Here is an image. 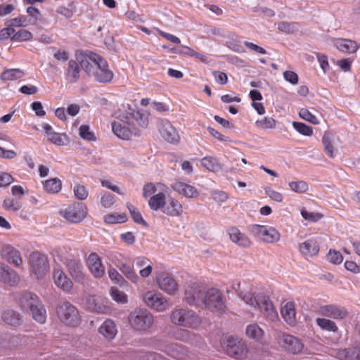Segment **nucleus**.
Listing matches in <instances>:
<instances>
[{"instance_id":"f257e3e1","label":"nucleus","mask_w":360,"mask_h":360,"mask_svg":"<svg viewBox=\"0 0 360 360\" xmlns=\"http://www.w3.org/2000/svg\"><path fill=\"white\" fill-rule=\"evenodd\" d=\"M185 300L189 304L202 302L207 309L217 314L223 313L226 308L221 292L216 288H211L205 294L199 287L189 286L185 292Z\"/></svg>"},{"instance_id":"f03ea898","label":"nucleus","mask_w":360,"mask_h":360,"mask_svg":"<svg viewBox=\"0 0 360 360\" xmlns=\"http://www.w3.org/2000/svg\"><path fill=\"white\" fill-rule=\"evenodd\" d=\"M21 309L30 314L32 319L43 324L46 321V311L38 296L30 292H22L19 297Z\"/></svg>"},{"instance_id":"7ed1b4c3","label":"nucleus","mask_w":360,"mask_h":360,"mask_svg":"<svg viewBox=\"0 0 360 360\" xmlns=\"http://www.w3.org/2000/svg\"><path fill=\"white\" fill-rule=\"evenodd\" d=\"M55 257L65 264L69 274L76 283L82 285L86 283V274L80 259L68 252H58Z\"/></svg>"},{"instance_id":"20e7f679","label":"nucleus","mask_w":360,"mask_h":360,"mask_svg":"<svg viewBox=\"0 0 360 360\" xmlns=\"http://www.w3.org/2000/svg\"><path fill=\"white\" fill-rule=\"evenodd\" d=\"M130 327L135 331L148 332L154 324V316L146 308H136L128 316Z\"/></svg>"},{"instance_id":"39448f33","label":"nucleus","mask_w":360,"mask_h":360,"mask_svg":"<svg viewBox=\"0 0 360 360\" xmlns=\"http://www.w3.org/2000/svg\"><path fill=\"white\" fill-rule=\"evenodd\" d=\"M170 319L176 326L189 328H197L202 323L200 317L194 311L186 308L174 309Z\"/></svg>"},{"instance_id":"423d86ee","label":"nucleus","mask_w":360,"mask_h":360,"mask_svg":"<svg viewBox=\"0 0 360 360\" xmlns=\"http://www.w3.org/2000/svg\"><path fill=\"white\" fill-rule=\"evenodd\" d=\"M220 343L222 349L230 356L237 360H243L247 357L248 347L242 340L224 335L221 338Z\"/></svg>"},{"instance_id":"0eeeda50","label":"nucleus","mask_w":360,"mask_h":360,"mask_svg":"<svg viewBox=\"0 0 360 360\" xmlns=\"http://www.w3.org/2000/svg\"><path fill=\"white\" fill-rule=\"evenodd\" d=\"M56 312L60 321L68 326L76 327L80 323L81 318L79 311L68 302L59 304Z\"/></svg>"},{"instance_id":"6e6552de","label":"nucleus","mask_w":360,"mask_h":360,"mask_svg":"<svg viewBox=\"0 0 360 360\" xmlns=\"http://www.w3.org/2000/svg\"><path fill=\"white\" fill-rule=\"evenodd\" d=\"M143 301L148 308L158 312H163L171 307L169 300L161 292L155 290L146 292L143 295Z\"/></svg>"},{"instance_id":"1a4fd4ad","label":"nucleus","mask_w":360,"mask_h":360,"mask_svg":"<svg viewBox=\"0 0 360 360\" xmlns=\"http://www.w3.org/2000/svg\"><path fill=\"white\" fill-rule=\"evenodd\" d=\"M250 233L257 239L266 243H276L280 240V233L274 227L266 225L253 224Z\"/></svg>"},{"instance_id":"9d476101","label":"nucleus","mask_w":360,"mask_h":360,"mask_svg":"<svg viewBox=\"0 0 360 360\" xmlns=\"http://www.w3.org/2000/svg\"><path fill=\"white\" fill-rule=\"evenodd\" d=\"M88 213L86 206L82 202H74L60 211V214L71 223H79Z\"/></svg>"},{"instance_id":"9b49d317","label":"nucleus","mask_w":360,"mask_h":360,"mask_svg":"<svg viewBox=\"0 0 360 360\" xmlns=\"http://www.w3.org/2000/svg\"><path fill=\"white\" fill-rule=\"evenodd\" d=\"M30 258L32 272L38 279L44 278L49 270L47 256L39 252H34Z\"/></svg>"},{"instance_id":"f8f14e48","label":"nucleus","mask_w":360,"mask_h":360,"mask_svg":"<svg viewBox=\"0 0 360 360\" xmlns=\"http://www.w3.org/2000/svg\"><path fill=\"white\" fill-rule=\"evenodd\" d=\"M257 305L250 306L255 309L259 308L264 316L270 321L274 322L278 319V314L269 296L260 295L257 297Z\"/></svg>"},{"instance_id":"ddd939ff","label":"nucleus","mask_w":360,"mask_h":360,"mask_svg":"<svg viewBox=\"0 0 360 360\" xmlns=\"http://www.w3.org/2000/svg\"><path fill=\"white\" fill-rule=\"evenodd\" d=\"M278 342L281 347L290 354H300L304 349V344L298 338L288 333H282L278 338Z\"/></svg>"},{"instance_id":"4468645a","label":"nucleus","mask_w":360,"mask_h":360,"mask_svg":"<svg viewBox=\"0 0 360 360\" xmlns=\"http://www.w3.org/2000/svg\"><path fill=\"white\" fill-rule=\"evenodd\" d=\"M318 313L323 317L338 321L344 320L349 316V311L345 307L335 304L320 306Z\"/></svg>"},{"instance_id":"2eb2a0df","label":"nucleus","mask_w":360,"mask_h":360,"mask_svg":"<svg viewBox=\"0 0 360 360\" xmlns=\"http://www.w3.org/2000/svg\"><path fill=\"white\" fill-rule=\"evenodd\" d=\"M232 288L239 297L248 305H257V297L252 293V285L249 282H240L234 280L231 283Z\"/></svg>"},{"instance_id":"dca6fc26","label":"nucleus","mask_w":360,"mask_h":360,"mask_svg":"<svg viewBox=\"0 0 360 360\" xmlns=\"http://www.w3.org/2000/svg\"><path fill=\"white\" fill-rule=\"evenodd\" d=\"M124 121L125 118L123 117L120 121L114 122L112 124V131L120 139L129 140L133 135L138 134L139 129Z\"/></svg>"},{"instance_id":"f3484780","label":"nucleus","mask_w":360,"mask_h":360,"mask_svg":"<svg viewBox=\"0 0 360 360\" xmlns=\"http://www.w3.org/2000/svg\"><path fill=\"white\" fill-rule=\"evenodd\" d=\"M113 75L112 71L109 69L107 61L101 57L91 76H93L98 82L108 83L112 81Z\"/></svg>"},{"instance_id":"a211bd4d","label":"nucleus","mask_w":360,"mask_h":360,"mask_svg":"<svg viewBox=\"0 0 360 360\" xmlns=\"http://www.w3.org/2000/svg\"><path fill=\"white\" fill-rule=\"evenodd\" d=\"M87 268L96 278H101L105 274V268L101 257L96 252H91L86 258Z\"/></svg>"},{"instance_id":"6ab92c4d","label":"nucleus","mask_w":360,"mask_h":360,"mask_svg":"<svg viewBox=\"0 0 360 360\" xmlns=\"http://www.w3.org/2000/svg\"><path fill=\"white\" fill-rule=\"evenodd\" d=\"M159 288L166 293L174 295L179 289V285L174 278L168 273H160L157 276Z\"/></svg>"},{"instance_id":"aec40b11","label":"nucleus","mask_w":360,"mask_h":360,"mask_svg":"<svg viewBox=\"0 0 360 360\" xmlns=\"http://www.w3.org/2000/svg\"><path fill=\"white\" fill-rule=\"evenodd\" d=\"M226 231L231 242L238 246L243 248H249L252 245L253 243L251 239L238 227L231 226Z\"/></svg>"},{"instance_id":"412c9836","label":"nucleus","mask_w":360,"mask_h":360,"mask_svg":"<svg viewBox=\"0 0 360 360\" xmlns=\"http://www.w3.org/2000/svg\"><path fill=\"white\" fill-rule=\"evenodd\" d=\"M159 131L161 136L170 143H177L180 136L175 127L167 120H162L159 124Z\"/></svg>"},{"instance_id":"4be33fe9","label":"nucleus","mask_w":360,"mask_h":360,"mask_svg":"<svg viewBox=\"0 0 360 360\" xmlns=\"http://www.w3.org/2000/svg\"><path fill=\"white\" fill-rule=\"evenodd\" d=\"M86 305L87 309L97 314H108L110 307L105 304V300L96 295H90L86 298Z\"/></svg>"},{"instance_id":"5701e85b","label":"nucleus","mask_w":360,"mask_h":360,"mask_svg":"<svg viewBox=\"0 0 360 360\" xmlns=\"http://www.w3.org/2000/svg\"><path fill=\"white\" fill-rule=\"evenodd\" d=\"M300 253L304 257H313L317 255L320 250L318 240L314 238H309L298 245Z\"/></svg>"},{"instance_id":"b1692460","label":"nucleus","mask_w":360,"mask_h":360,"mask_svg":"<svg viewBox=\"0 0 360 360\" xmlns=\"http://www.w3.org/2000/svg\"><path fill=\"white\" fill-rule=\"evenodd\" d=\"M125 122L135 127V124L141 128H146L148 125V115L140 110L127 112L124 116Z\"/></svg>"},{"instance_id":"393cba45","label":"nucleus","mask_w":360,"mask_h":360,"mask_svg":"<svg viewBox=\"0 0 360 360\" xmlns=\"http://www.w3.org/2000/svg\"><path fill=\"white\" fill-rule=\"evenodd\" d=\"M162 351L167 355L178 360H188V359L186 349L183 345L177 343L165 345Z\"/></svg>"},{"instance_id":"a878e982","label":"nucleus","mask_w":360,"mask_h":360,"mask_svg":"<svg viewBox=\"0 0 360 360\" xmlns=\"http://www.w3.org/2000/svg\"><path fill=\"white\" fill-rule=\"evenodd\" d=\"M54 283L60 289L66 292H70L73 288L72 281L66 276L65 272L59 269L53 270Z\"/></svg>"},{"instance_id":"bb28decb","label":"nucleus","mask_w":360,"mask_h":360,"mask_svg":"<svg viewBox=\"0 0 360 360\" xmlns=\"http://www.w3.org/2000/svg\"><path fill=\"white\" fill-rule=\"evenodd\" d=\"M172 188L179 194L188 198H195L199 195V192L195 186L183 181H177L173 183Z\"/></svg>"},{"instance_id":"cd10ccee","label":"nucleus","mask_w":360,"mask_h":360,"mask_svg":"<svg viewBox=\"0 0 360 360\" xmlns=\"http://www.w3.org/2000/svg\"><path fill=\"white\" fill-rule=\"evenodd\" d=\"M98 333L106 340H112L117 334V326L115 322L107 319L98 328Z\"/></svg>"},{"instance_id":"c85d7f7f","label":"nucleus","mask_w":360,"mask_h":360,"mask_svg":"<svg viewBox=\"0 0 360 360\" xmlns=\"http://www.w3.org/2000/svg\"><path fill=\"white\" fill-rule=\"evenodd\" d=\"M100 58V56L94 53L90 56L81 54V56L77 57V60L79 65H80L79 66L91 76Z\"/></svg>"},{"instance_id":"c756f323","label":"nucleus","mask_w":360,"mask_h":360,"mask_svg":"<svg viewBox=\"0 0 360 360\" xmlns=\"http://www.w3.org/2000/svg\"><path fill=\"white\" fill-rule=\"evenodd\" d=\"M1 257L8 263L19 266L22 263L20 252L11 245L4 246L1 251Z\"/></svg>"},{"instance_id":"7c9ffc66","label":"nucleus","mask_w":360,"mask_h":360,"mask_svg":"<svg viewBox=\"0 0 360 360\" xmlns=\"http://www.w3.org/2000/svg\"><path fill=\"white\" fill-rule=\"evenodd\" d=\"M162 212L169 217H179L183 213V207L178 200L169 198L165 201Z\"/></svg>"},{"instance_id":"2f4dec72","label":"nucleus","mask_w":360,"mask_h":360,"mask_svg":"<svg viewBox=\"0 0 360 360\" xmlns=\"http://www.w3.org/2000/svg\"><path fill=\"white\" fill-rule=\"evenodd\" d=\"M20 278L17 273L5 266L3 264L0 263V281L8 284L9 285H15L18 283Z\"/></svg>"},{"instance_id":"473e14b6","label":"nucleus","mask_w":360,"mask_h":360,"mask_svg":"<svg viewBox=\"0 0 360 360\" xmlns=\"http://www.w3.org/2000/svg\"><path fill=\"white\" fill-rule=\"evenodd\" d=\"M134 264L139 269L140 276L143 278L148 277L153 271V263L143 256L137 257L134 259Z\"/></svg>"},{"instance_id":"72a5a7b5","label":"nucleus","mask_w":360,"mask_h":360,"mask_svg":"<svg viewBox=\"0 0 360 360\" xmlns=\"http://www.w3.org/2000/svg\"><path fill=\"white\" fill-rule=\"evenodd\" d=\"M81 68L79 63L74 60H69L65 69V79L68 82L76 83L80 78Z\"/></svg>"},{"instance_id":"f704fd0d","label":"nucleus","mask_w":360,"mask_h":360,"mask_svg":"<svg viewBox=\"0 0 360 360\" xmlns=\"http://www.w3.org/2000/svg\"><path fill=\"white\" fill-rule=\"evenodd\" d=\"M281 315L284 321L290 326L296 324V310L294 302H286L281 309Z\"/></svg>"},{"instance_id":"c9c22d12","label":"nucleus","mask_w":360,"mask_h":360,"mask_svg":"<svg viewBox=\"0 0 360 360\" xmlns=\"http://www.w3.org/2000/svg\"><path fill=\"white\" fill-rule=\"evenodd\" d=\"M336 355L340 360H360V347L339 349Z\"/></svg>"},{"instance_id":"e433bc0d","label":"nucleus","mask_w":360,"mask_h":360,"mask_svg":"<svg viewBox=\"0 0 360 360\" xmlns=\"http://www.w3.org/2000/svg\"><path fill=\"white\" fill-rule=\"evenodd\" d=\"M336 48L343 53H352L358 49L356 41L345 39H338L335 41Z\"/></svg>"},{"instance_id":"4c0bfd02","label":"nucleus","mask_w":360,"mask_h":360,"mask_svg":"<svg viewBox=\"0 0 360 360\" xmlns=\"http://www.w3.org/2000/svg\"><path fill=\"white\" fill-rule=\"evenodd\" d=\"M2 320L12 326H18L22 323L21 316L13 309H6L1 315Z\"/></svg>"},{"instance_id":"58836bf2","label":"nucleus","mask_w":360,"mask_h":360,"mask_svg":"<svg viewBox=\"0 0 360 360\" xmlns=\"http://www.w3.org/2000/svg\"><path fill=\"white\" fill-rule=\"evenodd\" d=\"M245 333L249 338L256 342H259L264 335V331L257 323L248 325L246 327Z\"/></svg>"},{"instance_id":"ea45409f","label":"nucleus","mask_w":360,"mask_h":360,"mask_svg":"<svg viewBox=\"0 0 360 360\" xmlns=\"http://www.w3.org/2000/svg\"><path fill=\"white\" fill-rule=\"evenodd\" d=\"M166 201L165 194L160 192L151 196L148 200V205L152 210L158 211L162 210L165 202Z\"/></svg>"},{"instance_id":"a19ab883","label":"nucleus","mask_w":360,"mask_h":360,"mask_svg":"<svg viewBox=\"0 0 360 360\" xmlns=\"http://www.w3.org/2000/svg\"><path fill=\"white\" fill-rule=\"evenodd\" d=\"M24 75V72L20 69H6L0 75V78L2 81H13L21 79Z\"/></svg>"},{"instance_id":"79ce46f5","label":"nucleus","mask_w":360,"mask_h":360,"mask_svg":"<svg viewBox=\"0 0 360 360\" xmlns=\"http://www.w3.org/2000/svg\"><path fill=\"white\" fill-rule=\"evenodd\" d=\"M322 143L324 151L328 157L333 158L335 157V148L333 144V136L330 132H325L322 137Z\"/></svg>"},{"instance_id":"37998d69","label":"nucleus","mask_w":360,"mask_h":360,"mask_svg":"<svg viewBox=\"0 0 360 360\" xmlns=\"http://www.w3.org/2000/svg\"><path fill=\"white\" fill-rule=\"evenodd\" d=\"M317 326L322 330L328 332L337 333L338 327L335 322L331 319L326 318H317L316 319Z\"/></svg>"},{"instance_id":"c03bdc74","label":"nucleus","mask_w":360,"mask_h":360,"mask_svg":"<svg viewBox=\"0 0 360 360\" xmlns=\"http://www.w3.org/2000/svg\"><path fill=\"white\" fill-rule=\"evenodd\" d=\"M44 189L50 193H58L62 188V182L58 178H53L43 183Z\"/></svg>"},{"instance_id":"a18cd8bd","label":"nucleus","mask_w":360,"mask_h":360,"mask_svg":"<svg viewBox=\"0 0 360 360\" xmlns=\"http://www.w3.org/2000/svg\"><path fill=\"white\" fill-rule=\"evenodd\" d=\"M119 269L132 283H136L139 281V276L134 271L133 267L126 262L119 267Z\"/></svg>"},{"instance_id":"49530a36","label":"nucleus","mask_w":360,"mask_h":360,"mask_svg":"<svg viewBox=\"0 0 360 360\" xmlns=\"http://www.w3.org/2000/svg\"><path fill=\"white\" fill-rule=\"evenodd\" d=\"M201 165L203 167L210 172H216L220 169L218 160L212 156H207L201 160Z\"/></svg>"},{"instance_id":"de8ad7c7","label":"nucleus","mask_w":360,"mask_h":360,"mask_svg":"<svg viewBox=\"0 0 360 360\" xmlns=\"http://www.w3.org/2000/svg\"><path fill=\"white\" fill-rule=\"evenodd\" d=\"M30 24L27 17L23 15H19L18 16L10 19L5 22L6 26H11L13 27H24Z\"/></svg>"},{"instance_id":"09e8293b","label":"nucleus","mask_w":360,"mask_h":360,"mask_svg":"<svg viewBox=\"0 0 360 360\" xmlns=\"http://www.w3.org/2000/svg\"><path fill=\"white\" fill-rule=\"evenodd\" d=\"M33 37V34L27 30H20L18 32H14V34L11 37V41H30Z\"/></svg>"},{"instance_id":"8fccbe9b","label":"nucleus","mask_w":360,"mask_h":360,"mask_svg":"<svg viewBox=\"0 0 360 360\" xmlns=\"http://www.w3.org/2000/svg\"><path fill=\"white\" fill-rule=\"evenodd\" d=\"M255 125L261 129H272L276 127V121L272 117H266L255 122Z\"/></svg>"},{"instance_id":"3c124183","label":"nucleus","mask_w":360,"mask_h":360,"mask_svg":"<svg viewBox=\"0 0 360 360\" xmlns=\"http://www.w3.org/2000/svg\"><path fill=\"white\" fill-rule=\"evenodd\" d=\"M3 207L8 211L17 212L22 207V203L15 199L7 198L3 202Z\"/></svg>"},{"instance_id":"603ef678","label":"nucleus","mask_w":360,"mask_h":360,"mask_svg":"<svg viewBox=\"0 0 360 360\" xmlns=\"http://www.w3.org/2000/svg\"><path fill=\"white\" fill-rule=\"evenodd\" d=\"M288 185L292 191L297 193H306L309 189L308 184L304 181H290Z\"/></svg>"},{"instance_id":"864d4df0","label":"nucleus","mask_w":360,"mask_h":360,"mask_svg":"<svg viewBox=\"0 0 360 360\" xmlns=\"http://www.w3.org/2000/svg\"><path fill=\"white\" fill-rule=\"evenodd\" d=\"M47 139L49 141L58 146H64L68 141V136L65 134L57 132L50 134Z\"/></svg>"},{"instance_id":"5fc2aeb1","label":"nucleus","mask_w":360,"mask_h":360,"mask_svg":"<svg viewBox=\"0 0 360 360\" xmlns=\"http://www.w3.org/2000/svg\"><path fill=\"white\" fill-rule=\"evenodd\" d=\"M110 295L112 300L118 303L126 304L128 302V297L124 292L116 288H112Z\"/></svg>"},{"instance_id":"6e6d98bb","label":"nucleus","mask_w":360,"mask_h":360,"mask_svg":"<svg viewBox=\"0 0 360 360\" xmlns=\"http://www.w3.org/2000/svg\"><path fill=\"white\" fill-rule=\"evenodd\" d=\"M108 259L114 264L117 267H120L125 262L124 256L119 252H110L108 255Z\"/></svg>"},{"instance_id":"4d7b16f0","label":"nucleus","mask_w":360,"mask_h":360,"mask_svg":"<svg viewBox=\"0 0 360 360\" xmlns=\"http://www.w3.org/2000/svg\"><path fill=\"white\" fill-rule=\"evenodd\" d=\"M75 196L77 199L84 200L89 195V192L85 186L77 184L73 188Z\"/></svg>"},{"instance_id":"13d9d810","label":"nucleus","mask_w":360,"mask_h":360,"mask_svg":"<svg viewBox=\"0 0 360 360\" xmlns=\"http://www.w3.org/2000/svg\"><path fill=\"white\" fill-rule=\"evenodd\" d=\"M108 275L112 281L120 286L127 283L124 277L114 268L109 269Z\"/></svg>"},{"instance_id":"bf43d9fd","label":"nucleus","mask_w":360,"mask_h":360,"mask_svg":"<svg viewBox=\"0 0 360 360\" xmlns=\"http://www.w3.org/2000/svg\"><path fill=\"white\" fill-rule=\"evenodd\" d=\"M26 11L30 17L29 22L31 25H35L41 18L40 11L34 6H29Z\"/></svg>"},{"instance_id":"052dcab7","label":"nucleus","mask_w":360,"mask_h":360,"mask_svg":"<svg viewBox=\"0 0 360 360\" xmlns=\"http://www.w3.org/2000/svg\"><path fill=\"white\" fill-rule=\"evenodd\" d=\"M293 127L301 134L310 136L313 134V129L311 127L302 123L294 122Z\"/></svg>"},{"instance_id":"680f3d73","label":"nucleus","mask_w":360,"mask_h":360,"mask_svg":"<svg viewBox=\"0 0 360 360\" xmlns=\"http://www.w3.org/2000/svg\"><path fill=\"white\" fill-rule=\"evenodd\" d=\"M127 219L125 214H109L104 217V221L107 224H116L124 222Z\"/></svg>"},{"instance_id":"e2e57ef3","label":"nucleus","mask_w":360,"mask_h":360,"mask_svg":"<svg viewBox=\"0 0 360 360\" xmlns=\"http://www.w3.org/2000/svg\"><path fill=\"white\" fill-rule=\"evenodd\" d=\"M299 115L302 119L313 124H317L319 123L316 117L311 112H309V110L307 108L300 109L299 112Z\"/></svg>"},{"instance_id":"0e129e2a","label":"nucleus","mask_w":360,"mask_h":360,"mask_svg":"<svg viewBox=\"0 0 360 360\" xmlns=\"http://www.w3.org/2000/svg\"><path fill=\"white\" fill-rule=\"evenodd\" d=\"M127 208L130 212L131 217L133 220L140 224H146L145 220L143 219L141 214L137 210V209L131 204L127 205Z\"/></svg>"},{"instance_id":"69168bd1","label":"nucleus","mask_w":360,"mask_h":360,"mask_svg":"<svg viewBox=\"0 0 360 360\" xmlns=\"http://www.w3.org/2000/svg\"><path fill=\"white\" fill-rule=\"evenodd\" d=\"M301 214L304 219L314 222L320 220L323 217V215L321 213L312 212H310L306 210H302L301 211Z\"/></svg>"},{"instance_id":"338daca9","label":"nucleus","mask_w":360,"mask_h":360,"mask_svg":"<svg viewBox=\"0 0 360 360\" xmlns=\"http://www.w3.org/2000/svg\"><path fill=\"white\" fill-rule=\"evenodd\" d=\"M79 135L80 136L87 141H94L96 137L91 131L89 130L88 125H81L79 127Z\"/></svg>"},{"instance_id":"774afa93","label":"nucleus","mask_w":360,"mask_h":360,"mask_svg":"<svg viewBox=\"0 0 360 360\" xmlns=\"http://www.w3.org/2000/svg\"><path fill=\"white\" fill-rule=\"evenodd\" d=\"M328 260L335 264H340L343 260L342 254L336 250H330L328 254Z\"/></svg>"}]
</instances>
